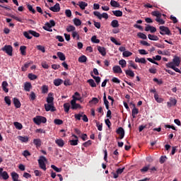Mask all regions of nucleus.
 Here are the masks:
<instances>
[{
    "label": "nucleus",
    "instance_id": "1",
    "mask_svg": "<svg viewBox=\"0 0 181 181\" xmlns=\"http://www.w3.org/2000/svg\"><path fill=\"white\" fill-rule=\"evenodd\" d=\"M165 66L168 69H172L173 70H175L176 73H180V74H181L180 69L177 68L180 66V58H179L178 57H174L173 62L167 63Z\"/></svg>",
    "mask_w": 181,
    "mask_h": 181
},
{
    "label": "nucleus",
    "instance_id": "2",
    "mask_svg": "<svg viewBox=\"0 0 181 181\" xmlns=\"http://www.w3.org/2000/svg\"><path fill=\"white\" fill-rule=\"evenodd\" d=\"M75 95H78V97L76 98ZM75 95L72 96L73 100L71 101L72 110H77L78 108H81V105L76 103V101H80V100H81V95H80V93H78V92H76Z\"/></svg>",
    "mask_w": 181,
    "mask_h": 181
},
{
    "label": "nucleus",
    "instance_id": "3",
    "mask_svg": "<svg viewBox=\"0 0 181 181\" xmlns=\"http://www.w3.org/2000/svg\"><path fill=\"white\" fill-rule=\"evenodd\" d=\"M33 121L36 125H40L41 124H46L47 119L43 116H36L33 119Z\"/></svg>",
    "mask_w": 181,
    "mask_h": 181
},
{
    "label": "nucleus",
    "instance_id": "4",
    "mask_svg": "<svg viewBox=\"0 0 181 181\" xmlns=\"http://www.w3.org/2000/svg\"><path fill=\"white\" fill-rule=\"evenodd\" d=\"M47 162V159L45 158V156H40V159L38 160V164L40 169L42 170H46V163Z\"/></svg>",
    "mask_w": 181,
    "mask_h": 181
},
{
    "label": "nucleus",
    "instance_id": "5",
    "mask_svg": "<svg viewBox=\"0 0 181 181\" xmlns=\"http://www.w3.org/2000/svg\"><path fill=\"white\" fill-rule=\"evenodd\" d=\"M1 50L6 53L8 56H12V52H13V48L11 45H5L1 48Z\"/></svg>",
    "mask_w": 181,
    "mask_h": 181
},
{
    "label": "nucleus",
    "instance_id": "6",
    "mask_svg": "<svg viewBox=\"0 0 181 181\" xmlns=\"http://www.w3.org/2000/svg\"><path fill=\"white\" fill-rule=\"evenodd\" d=\"M45 111H47V112L51 111V112H54V111H56V107H54V103L45 104Z\"/></svg>",
    "mask_w": 181,
    "mask_h": 181
},
{
    "label": "nucleus",
    "instance_id": "7",
    "mask_svg": "<svg viewBox=\"0 0 181 181\" xmlns=\"http://www.w3.org/2000/svg\"><path fill=\"white\" fill-rule=\"evenodd\" d=\"M160 33L163 35H168V36L170 35V30H169V28L165 26H160Z\"/></svg>",
    "mask_w": 181,
    "mask_h": 181
},
{
    "label": "nucleus",
    "instance_id": "8",
    "mask_svg": "<svg viewBox=\"0 0 181 181\" xmlns=\"http://www.w3.org/2000/svg\"><path fill=\"white\" fill-rule=\"evenodd\" d=\"M0 179L4 180H8L9 179V175L6 171H4V168H0Z\"/></svg>",
    "mask_w": 181,
    "mask_h": 181
},
{
    "label": "nucleus",
    "instance_id": "9",
    "mask_svg": "<svg viewBox=\"0 0 181 181\" xmlns=\"http://www.w3.org/2000/svg\"><path fill=\"white\" fill-rule=\"evenodd\" d=\"M117 134H118V135H119V139H123L124 136H125V131L124 130V129L122 127H119L117 130Z\"/></svg>",
    "mask_w": 181,
    "mask_h": 181
},
{
    "label": "nucleus",
    "instance_id": "10",
    "mask_svg": "<svg viewBox=\"0 0 181 181\" xmlns=\"http://www.w3.org/2000/svg\"><path fill=\"white\" fill-rule=\"evenodd\" d=\"M52 12H60V4L57 3L54 6L49 8Z\"/></svg>",
    "mask_w": 181,
    "mask_h": 181
},
{
    "label": "nucleus",
    "instance_id": "11",
    "mask_svg": "<svg viewBox=\"0 0 181 181\" xmlns=\"http://www.w3.org/2000/svg\"><path fill=\"white\" fill-rule=\"evenodd\" d=\"M53 101H54V98H53V93H49L47 97V104H54Z\"/></svg>",
    "mask_w": 181,
    "mask_h": 181
},
{
    "label": "nucleus",
    "instance_id": "12",
    "mask_svg": "<svg viewBox=\"0 0 181 181\" xmlns=\"http://www.w3.org/2000/svg\"><path fill=\"white\" fill-rule=\"evenodd\" d=\"M112 71H113V73L115 74H122V69H121V66L118 65L114 66L112 68Z\"/></svg>",
    "mask_w": 181,
    "mask_h": 181
},
{
    "label": "nucleus",
    "instance_id": "13",
    "mask_svg": "<svg viewBox=\"0 0 181 181\" xmlns=\"http://www.w3.org/2000/svg\"><path fill=\"white\" fill-rule=\"evenodd\" d=\"M18 140L22 143H26L29 141V137L28 136H18Z\"/></svg>",
    "mask_w": 181,
    "mask_h": 181
},
{
    "label": "nucleus",
    "instance_id": "14",
    "mask_svg": "<svg viewBox=\"0 0 181 181\" xmlns=\"http://www.w3.org/2000/svg\"><path fill=\"white\" fill-rule=\"evenodd\" d=\"M177 103V100H176V99L170 98V102L167 103V105L169 108H170V107H172V105H175Z\"/></svg>",
    "mask_w": 181,
    "mask_h": 181
},
{
    "label": "nucleus",
    "instance_id": "15",
    "mask_svg": "<svg viewBox=\"0 0 181 181\" xmlns=\"http://www.w3.org/2000/svg\"><path fill=\"white\" fill-rule=\"evenodd\" d=\"M132 106L134 107L132 111V115L133 118H136L137 114H139V110L135 107V104H132Z\"/></svg>",
    "mask_w": 181,
    "mask_h": 181
},
{
    "label": "nucleus",
    "instance_id": "16",
    "mask_svg": "<svg viewBox=\"0 0 181 181\" xmlns=\"http://www.w3.org/2000/svg\"><path fill=\"white\" fill-rule=\"evenodd\" d=\"M146 32H149L151 31V33H155L156 32V28L151 25H148L145 28Z\"/></svg>",
    "mask_w": 181,
    "mask_h": 181
},
{
    "label": "nucleus",
    "instance_id": "17",
    "mask_svg": "<svg viewBox=\"0 0 181 181\" xmlns=\"http://www.w3.org/2000/svg\"><path fill=\"white\" fill-rule=\"evenodd\" d=\"M32 88V83L29 82H25L24 83V90L25 91H30V89Z\"/></svg>",
    "mask_w": 181,
    "mask_h": 181
},
{
    "label": "nucleus",
    "instance_id": "18",
    "mask_svg": "<svg viewBox=\"0 0 181 181\" xmlns=\"http://www.w3.org/2000/svg\"><path fill=\"white\" fill-rule=\"evenodd\" d=\"M55 143L57 145H58V146H59V148H63V146H64V141H63L62 139L55 140Z\"/></svg>",
    "mask_w": 181,
    "mask_h": 181
},
{
    "label": "nucleus",
    "instance_id": "19",
    "mask_svg": "<svg viewBox=\"0 0 181 181\" xmlns=\"http://www.w3.org/2000/svg\"><path fill=\"white\" fill-rule=\"evenodd\" d=\"M30 64H33V62L30 61L28 63H25L24 66L21 68L22 71H26L28 68L30 66Z\"/></svg>",
    "mask_w": 181,
    "mask_h": 181
},
{
    "label": "nucleus",
    "instance_id": "20",
    "mask_svg": "<svg viewBox=\"0 0 181 181\" xmlns=\"http://www.w3.org/2000/svg\"><path fill=\"white\" fill-rule=\"evenodd\" d=\"M78 5L82 10L86 9V7L88 6V4L84 1H79Z\"/></svg>",
    "mask_w": 181,
    "mask_h": 181
},
{
    "label": "nucleus",
    "instance_id": "21",
    "mask_svg": "<svg viewBox=\"0 0 181 181\" xmlns=\"http://www.w3.org/2000/svg\"><path fill=\"white\" fill-rule=\"evenodd\" d=\"M13 104L16 108H21V102L16 98H13Z\"/></svg>",
    "mask_w": 181,
    "mask_h": 181
},
{
    "label": "nucleus",
    "instance_id": "22",
    "mask_svg": "<svg viewBox=\"0 0 181 181\" xmlns=\"http://www.w3.org/2000/svg\"><path fill=\"white\" fill-rule=\"evenodd\" d=\"M103 101H104V104L106 107V109L110 110V105H108V104H110V102H108V100H107V95H105V93H104Z\"/></svg>",
    "mask_w": 181,
    "mask_h": 181
},
{
    "label": "nucleus",
    "instance_id": "23",
    "mask_svg": "<svg viewBox=\"0 0 181 181\" xmlns=\"http://www.w3.org/2000/svg\"><path fill=\"white\" fill-rule=\"evenodd\" d=\"M33 144L37 146V148H39L42 145V141L40 139H35L33 140Z\"/></svg>",
    "mask_w": 181,
    "mask_h": 181
},
{
    "label": "nucleus",
    "instance_id": "24",
    "mask_svg": "<svg viewBox=\"0 0 181 181\" xmlns=\"http://www.w3.org/2000/svg\"><path fill=\"white\" fill-rule=\"evenodd\" d=\"M57 55L58 56L59 60H62V62H64V60H66V56L64 55V54H63V52H57Z\"/></svg>",
    "mask_w": 181,
    "mask_h": 181
},
{
    "label": "nucleus",
    "instance_id": "25",
    "mask_svg": "<svg viewBox=\"0 0 181 181\" xmlns=\"http://www.w3.org/2000/svg\"><path fill=\"white\" fill-rule=\"evenodd\" d=\"M28 33H30V35H32V36H34V37H39L40 36V34L39 33L32 30H28Z\"/></svg>",
    "mask_w": 181,
    "mask_h": 181
},
{
    "label": "nucleus",
    "instance_id": "26",
    "mask_svg": "<svg viewBox=\"0 0 181 181\" xmlns=\"http://www.w3.org/2000/svg\"><path fill=\"white\" fill-rule=\"evenodd\" d=\"M6 87H8V82H6V81H4L2 83V88L4 92L8 93L9 90Z\"/></svg>",
    "mask_w": 181,
    "mask_h": 181
},
{
    "label": "nucleus",
    "instance_id": "27",
    "mask_svg": "<svg viewBox=\"0 0 181 181\" xmlns=\"http://www.w3.org/2000/svg\"><path fill=\"white\" fill-rule=\"evenodd\" d=\"M127 76H129V77H135V74L134 71L131 69H127L124 71Z\"/></svg>",
    "mask_w": 181,
    "mask_h": 181
},
{
    "label": "nucleus",
    "instance_id": "28",
    "mask_svg": "<svg viewBox=\"0 0 181 181\" xmlns=\"http://www.w3.org/2000/svg\"><path fill=\"white\" fill-rule=\"evenodd\" d=\"M54 84L56 86V87H59L61 84H63V80L60 78H57L54 80Z\"/></svg>",
    "mask_w": 181,
    "mask_h": 181
},
{
    "label": "nucleus",
    "instance_id": "29",
    "mask_svg": "<svg viewBox=\"0 0 181 181\" xmlns=\"http://www.w3.org/2000/svg\"><path fill=\"white\" fill-rule=\"evenodd\" d=\"M42 94H47V93H49V87L46 85H43L42 86Z\"/></svg>",
    "mask_w": 181,
    "mask_h": 181
},
{
    "label": "nucleus",
    "instance_id": "30",
    "mask_svg": "<svg viewBox=\"0 0 181 181\" xmlns=\"http://www.w3.org/2000/svg\"><path fill=\"white\" fill-rule=\"evenodd\" d=\"M98 50L102 54V56H105V54H107V52H105V48L103 47H98Z\"/></svg>",
    "mask_w": 181,
    "mask_h": 181
},
{
    "label": "nucleus",
    "instance_id": "31",
    "mask_svg": "<svg viewBox=\"0 0 181 181\" xmlns=\"http://www.w3.org/2000/svg\"><path fill=\"white\" fill-rule=\"evenodd\" d=\"M11 177L13 179V181L19 180V175L16 173V172L11 173Z\"/></svg>",
    "mask_w": 181,
    "mask_h": 181
},
{
    "label": "nucleus",
    "instance_id": "32",
    "mask_svg": "<svg viewBox=\"0 0 181 181\" xmlns=\"http://www.w3.org/2000/svg\"><path fill=\"white\" fill-rule=\"evenodd\" d=\"M20 51L23 56H26V46L25 45L21 46Z\"/></svg>",
    "mask_w": 181,
    "mask_h": 181
},
{
    "label": "nucleus",
    "instance_id": "33",
    "mask_svg": "<svg viewBox=\"0 0 181 181\" xmlns=\"http://www.w3.org/2000/svg\"><path fill=\"white\" fill-rule=\"evenodd\" d=\"M148 37L149 40H154V41L159 40V37L156 35L148 34Z\"/></svg>",
    "mask_w": 181,
    "mask_h": 181
},
{
    "label": "nucleus",
    "instance_id": "34",
    "mask_svg": "<svg viewBox=\"0 0 181 181\" xmlns=\"http://www.w3.org/2000/svg\"><path fill=\"white\" fill-rule=\"evenodd\" d=\"M113 15L115 16H117V17H121L122 16V11H119V10H117V11H112Z\"/></svg>",
    "mask_w": 181,
    "mask_h": 181
},
{
    "label": "nucleus",
    "instance_id": "35",
    "mask_svg": "<svg viewBox=\"0 0 181 181\" xmlns=\"http://www.w3.org/2000/svg\"><path fill=\"white\" fill-rule=\"evenodd\" d=\"M119 64L121 66L122 69L127 67V61L125 59H121L119 61Z\"/></svg>",
    "mask_w": 181,
    "mask_h": 181
},
{
    "label": "nucleus",
    "instance_id": "36",
    "mask_svg": "<svg viewBox=\"0 0 181 181\" xmlns=\"http://www.w3.org/2000/svg\"><path fill=\"white\" fill-rule=\"evenodd\" d=\"M112 28H118L119 26V23H118V20H113L111 22Z\"/></svg>",
    "mask_w": 181,
    "mask_h": 181
},
{
    "label": "nucleus",
    "instance_id": "37",
    "mask_svg": "<svg viewBox=\"0 0 181 181\" xmlns=\"http://www.w3.org/2000/svg\"><path fill=\"white\" fill-rule=\"evenodd\" d=\"M78 60L79 63H86V62H87V57H86L85 55H82L78 58Z\"/></svg>",
    "mask_w": 181,
    "mask_h": 181
},
{
    "label": "nucleus",
    "instance_id": "38",
    "mask_svg": "<svg viewBox=\"0 0 181 181\" xmlns=\"http://www.w3.org/2000/svg\"><path fill=\"white\" fill-rule=\"evenodd\" d=\"M110 5H111V6H113V8H119V3H118L114 0H111Z\"/></svg>",
    "mask_w": 181,
    "mask_h": 181
},
{
    "label": "nucleus",
    "instance_id": "39",
    "mask_svg": "<svg viewBox=\"0 0 181 181\" xmlns=\"http://www.w3.org/2000/svg\"><path fill=\"white\" fill-rule=\"evenodd\" d=\"M151 15L153 16H156V18H162V13H160V12L156 11H153L151 13Z\"/></svg>",
    "mask_w": 181,
    "mask_h": 181
},
{
    "label": "nucleus",
    "instance_id": "40",
    "mask_svg": "<svg viewBox=\"0 0 181 181\" xmlns=\"http://www.w3.org/2000/svg\"><path fill=\"white\" fill-rule=\"evenodd\" d=\"M154 98L157 103H163V99L162 98H160L158 93L154 94Z\"/></svg>",
    "mask_w": 181,
    "mask_h": 181
},
{
    "label": "nucleus",
    "instance_id": "41",
    "mask_svg": "<svg viewBox=\"0 0 181 181\" xmlns=\"http://www.w3.org/2000/svg\"><path fill=\"white\" fill-rule=\"evenodd\" d=\"M56 23L54 22V21L51 20L49 21V23H47L45 24V26H47L48 28H53V26H55Z\"/></svg>",
    "mask_w": 181,
    "mask_h": 181
},
{
    "label": "nucleus",
    "instance_id": "42",
    "mask_svg": "<svg viewBox=\"0 0 181 181\" xmlns=\"http://www.w3.org/2000/svg\"><path fill=\"white\" fill-rule=\"evenodd\" d=\"M14 127L16 128V129H22V128H23V126L22 125V124L16 122L13 123Z\"/></svg>",
    "mask_w": 181,
    "mask_h": 181
},
{
    "label": "nucleus",
    "instance_id": "43",
    "mask_svg": "<svg viewBox=\"0 0 181 181\" xmlns=\"http://www.w3.org/2000/svg\"><path fill=\"white\" fill-rule=\"evenodd\" d=\"M129 67H132L133 69H134V70H136V69H138V66L135 64V63H134V61H129Z\"/></svg>",
    "mask_w": 181,
    "mask_h": 181
},
{
    "label": "nucleus",
    "instance_id": "44",
    "mask_svg": "<svg viewBox=\"0 0 181 181\" xmlns=\"http://www.w3.org/2000/svg\"><path fill=\"white\" fill-rule=\"evenodd\" d=\"M64 110L65 111V112H69V111L70 110V103H66L64 104Z\"/></svg>",
    "mask_w": 181,
    "mask_h": 181
},
{
    "label": "nucleus",
    "instance_id": "45",
    "mask_svg": "<svg viewBox=\"0 0 181 181\" xmlns=\"http://www.w3.org/2000/svg\"><path fill=\"white\" fill-rule=\"evenodd\" d=\"M10 16L13 19H15V21H17V22H21V23H23V21L22 20V18H21L15 15H10Z\"/></svg>",
    "mask_w": 181,
    "mask_h": 181
},
{
    "label": "nucleus",
    "instance_id": "46",
    "mask_svg": "<svg viewBox=\"0 0 181 181\" xmlns=\"http://www.w3.org/2000/svg\"><path fill=\"white\" fill-rule=\"evenodd\" d=\"M76 30V27L74 25H68L66 27V32H74Z\"/></svg>",
    "mask_w": 181,
    "mask_h": 181
},
{
    "label": "nucleus",
    "instance_id": "47",
    "mask_svg": "<svg viewBox=\"0 0 181 181\" xmlns=\"http://www.w3.org/2000/svg\"><path fill=\"white\" fill-rule=\"evenodd\" d=\"M73 21L76 26H80L81 25V21L78 18H74Z\"/></svg>",
    "mask_w": 181,
    "mask_h": 181
},
{
    "label": "nucleus",
    "instance_id": "48",
    "mask_svg": "<svg viewBox=\"0 0 181 181\" xmlns=\"http://www.w3.org/2000/svg\"><path fill=\"white\" fill-rule=\"evenodd\" d=\"M37 50H40V52H42V53H45L46 52V49L43 45H37Z\"/></svg>",
    "mask_w": 181,
    "mask_h": 181
},
{
    "label": "nucleus",
    "instance_id": "49",
    "mask_svg": "<svg viewBox=\"0 0 181 181\" xmlns=\"http://www.w3.org/2000/svg\"><path fill=\"white\" fill-rule=\"evenodd\" d=\"M110 40L111 42H112V43H115V45H116L117 46H121V42L117 41V40L114 37H111Z\"/></svg>",
    "mask_w": 181,
    "mask_h": 181
},
{
    "label": "nucleus",
    "instance_id": "50",
    "mask_svg": "<svg viewBox=\"0 0 181 181\" xmlns=\"http://www.w3.org/2000/svg\"><path fill=\"white\" fill-rule=\"evenodd\" d=\"M123 57H129L130 56H132V52L129 51H124L122 53Z\"/></svg>",
    "mask_w": 181,
    "mask_h": 181
},
{
    "label": "nucleus",
    "instance_id": "51",
    "mask_svg": "<svg viewBox=\"0 0 181 181\" xmlns=\"http://www.w3.org/2000/svg\"><path fill=\"white\" fill-rule=\"evenodd\" d=\"M69 144L72 146H76V145H78V139L71 140L69 141Z\"/></svg>",
    "mask_w": 181,
    "mask_h": 181
},
{
    "label": "nucleus",
    "instance_id": "52",
    "mask_svg": "<svg viewBox=\"0 0 181 181\" xmlns=\"http://www.w3.org/2000/svg\"><path fill=\"white\" fill-rule=\"evenodd\" d=\"M88 83H89L90 87H97V84H95V82H94L93 79L88 80Z\"/></svg>",
    "mask_w": 181,
    "mask_h": 181
},
{
    "label": "nucleus",
    "instance_id": "53",
    "mask_svg": "<svg viewBox=\"0 0 181 181\" xmlns=\"http://www.w3.org/2000/svg\"><path fill=\"white\" fill-rule=\"evenodd\" d=\"M54 124H55V125H62L63 124V120L60 119H55L54 120Z\"/></svg>",
    "mask_w": 181,
    "mask_h": 181
},
{
    "label": "nucleus",
    "instance_id": "54",
    "mask_svg": "<svg viewBox=\"0 0 181 181\" xmlns=\"http://www.w3.org/2000/svg\"><path fill=\"white\" fill-rule=\"evenodd\" d=\"M72 37H74V39H76V37L77 40H78L80 39V35H78V33H77L76 31H73Z\"/></svg>",
    "mask_w": 181,
    "mask_h": 181
},
{
    "label": "nucleus",
    "instance_id": "55",
    "mask_svg": "<svg viewBox=\"0 0 181 181\" xmlns=\"http://www.w3.org/2000/svg\"><path fill=\"white\" fill-rule=\"evenodd\" d=\"M28 77L30 80H36V78H37V76L33 74H28Z\"/></svg>",
    "mask_w": 181,
    "mask_h": 181
},
{
    "label": "nucleus",
    "instance_id": "56",
    "mask_svg": "<svg viewBox=\"0 0 181 181\" xmlns=\"http://www.w3.org/2000/svg\"><path fill=\"white\" fill-rule=\"evenodd\" d=\"M137 36L138 37H139L140 39H144V40H146L147 39V37H146V35L142 33H137Z\"/></svg>",
    "mask_w": 181,
    "mask_h": 181
},
{
    "label": "nucleus",
    "instance_id": "57",
    "mask_svg": "<svg viewBox=\"0 0 181 181\" xmlns=\"http://www.w3.org/2000/svg\"><path fill=\"white\" fill-rule=\"evenodd\" d=\"M162 17H158L156 18V21L158 22V23H160V25H165V21L161 18Z\"/></svg>",
    "mask_w": 181,
    "mask_h": 181
},
{
    "label": "nucleus",
    "instance_id": "58",
    "mask_svg": "<svg viewBox=\"0 0 181 181\" xmlns=\"http://www.w3.org/2000/svg\"><path fill=\"white\" fill-rule=\"evenodd\" d=\"M91 42H92L93 43H100V40L97 39V36L93 35V36L91 37Z\"/></svg>",
    "mask_w": 181,
    "mask_h": 181
},
{
    "label": "nucleus",
    "instance_id": "59",
    "mask_svg": "<svg viewBox=\"0 0 181 181\" xmlns=\"http://www.w3.org/2000/svg\"><path fill=\"white\" fill-rule=\"evenodd\" d=\"M51 168L52 169H53L54 170H55V172H57V173H60L62 172V168H57L56 165H51Z\"/></svg>",
    "mask_w": 181,
    "mask_h": 181
},
{
    "label": "nucleus",
    "instance_id": "60",
    "mask_svg": "<svg viewBox=\"0 0 181 181\" xmlns=\"http://www.w3.org/2000/svg\"><path fill=\"white\" fill-rule=\"evenodd\" d=\"M75 119H76L78 121H80L81 119V117H83V113H78L74 115Z\"/></svg>",
    "mask_w": 181,
    "mask_h": 181
},
{
    "label": "nucleus",
    "instance_id": "61",
    "mask_svg": "<svg viewBox=\"0 0 181 181\" xmlns=\"http://www.w3.org/2000/svg\"><path fill=\"white\" fill-rule=\"evenodd\" d=\"M65 15L67 16V18H71V11L70 9L66 10Z\"/></svg>",
    "mask_w": 181,
    "mask_h": 181
},
{
    "label": "nucleus",
    "instance_id": "62",
    "mask_svg": "<svg viewBox=\"0 0 181 181\" xmlns=\"http://www.w3.org/2000/svg\"><path fill=\"white\" fill-rule=\"evenodd\" d=\"M30 33H29V31L28 32H26L25 31L23 33V35L25 36V37H26L27 39H32V36L30 35Z\"/></svg>",
    "mask_w": 181,
    "mask_h": 181
},
{
    "label": "nucleus",
    "instance_id": "63",
    "mask_svg": "<svg viewBox=\"0 0 181 181\" xmlns=\"http://www.w3.org/2000/svg\"><path fill=\"white\" fill-rule=\"evenodd\" d=\"M5 103L8 104V105H11V99L9 98V96H6L4 98Z\"/></svg>",
    "mask_w": 181,
    "mask_h": 181
},
{
    "label": "nucleus",
    "instance_id": "64",
    "mask_svg": "<svg viewBox=\"0 0 181 181\" xmlns=\"http://www.w3.org/2000/svg\"><path fill=\"white\" fill-rule=\"evenodd\" d=\"M93 15H95V16H97V18H98V19H101V13L100 12L94 11Z\"/></svg>",
    "mask_w": 181,
    "mask_h": 181
}]
</instances>
